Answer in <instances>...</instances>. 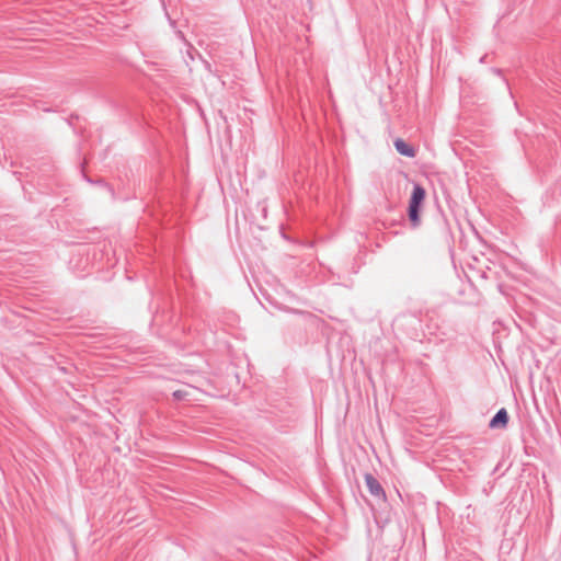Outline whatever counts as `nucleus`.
<instances>
[{"mask_svg": "<svg viewBox=\"0 0 561 561\" xmlns=\"http://www.w3.org/2000/svg\"><path fill=\"white\" fill-rule=\"evenodd\" d=\"M425 196V188L421 184L414 183L408 207V217L413 228H417L421 224V208Z\"/></svg>", "mask_w": 561, "mask_h": 561, "instance_id": "1", "label": "nucleus"}, {"mask_svg": "<svg viewBox=\"0 0 561 561\" xmlns=\"http://www.w3.org/2000/svg\"><path fill=\"white\" fill-rule=\"evenodd\" d=\"M364 478L369 493L378 500H386V492L379 481L371 473H365Z\"/></svg>", "mask_w": 561, "mask_h": 561, "instance_id": "2", "label": "nucleus"}, {"mask_svg": "<svg viewBox=\"0 0 561 561\" xmlns=\"http://www.w3.org/2000/svg\"><path fill=\"white\" fill-rule=\"evenodd\" d=\"M508 421H510L508 413L505 408H502L491 419V421L489 423V427L492 430L505 428L508 424Z\"/></svg>", "mask_w": 561, "mask_h": 561, "instance_id": "3", "label": "nucleus"}, {"mask_svg": "<svg viewBox=\"0 0 561 561\" xmlns=\"http://www.w3.org/2000/svg\"><path fill=\"white\" fill-rule=\"evenodd\" d=\"M396 150L403 157L414 158L416 154L415 149L404 141L402 138H397L393 142Z\"/></svg>", "mask_w": 561, "mask_h": 561, "instance_id": "4", "label": "nucleus"}, {"mask_svg": "<svg viewBox=\"0 0 561 561\" xmlns=\"http://www.w3.org/2000/svg\"><path fill=\"white\" fill-rule=\"evenodd\" d=\"M185 391H182V390H176L173 392V397L176 399V400H182L184 397H185Z\"/></svg>", "mask_w": 561, "mask_h": 561, "instance_id": "5", "label": "nucleus"}]
</instances>
